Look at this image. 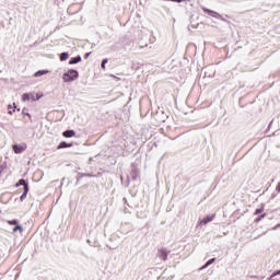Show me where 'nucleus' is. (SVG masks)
Returning a JSON list of instances; mask_svg holds the SVG:
<instances>
[{
	"mask_svg": "<svg viewBox=\"0 0 280 280\" xmlns=\"http://www.w3.org/2000/svg\"><path fill=\"white\" fill-rule=\"evenodd\" d=\"M80 78V73L77 70L70 69L62 75L63 82H75Z\"/></svg>",
	"mask_w": 280,
	"mask_h": 280,
	"instance_id": "nucleus-1",
	"label": "nucleus"
},
{
	"mask_svg": "<svg viewBox=\"0 0 280 280\" xmlns=\"http://www.w3.org/2000/svg\"><path fill=\"white\" fill-rule=\"evenodd\" d=\"M27 150V144L22 143V144H13V152L15 154H23Z\"/></svg>",
	"mask_w": 280,
	"mask_h": 280,
	"instance_id": "nucleus-2",
	"label": "nucleus"
},
{
	"mask_svg": "<svg viewBox=\"0 0 280 280\" xmlns=\"http://www.w3.org/2000/svg\"><path fill=\"white\" fill-rule=\"evenodd\" d=\"M203 12H208V14H210L213 19H222V15H220V13L212 11L210 9L207 8H202Z\"/></svg>",
	"mask_w": 280,
	"mask_h": 280,
	"instance_id": "nucleus-3",
	"label": "nucleus"
},
{
	"mask_svg": "<svg viewBox=\"0 0 280 280\" xmlns=\"http://www.w3.org/2000/svg\"><path fill=\"white\" fill-rule=\"evenodd\" d=\"M213 218H215V214H212L210 217H207L206 219L201 220L199 222V226H202V224H209V222H213Z\"/></svg>",
	"mask_w": 280,
	"mask_h": 280,
	"instance_id": "nucleus-4",
	"label": "nucleus"
},
{
	"mask_svg": "<svg viewBox=\"0 0 280 280\" xmlns=\"http://www.w3.org/2000/svg\"><path fill=\"white\" fill-rule=\"evenodd\" d=\"M158 256L160 257V259H163V261H166L167 260V250L160 249L158 253Z\"/></svg>",
	"mask_w": 280,
	"mask_h": 280,
	"instance_id": "nucleus-5",
	"label": "nucleus"
},
{
	"mask_svg": "<svg viewBox=\"0 0 280 280\" xmlns=\"http://www.w3.org/2000/svg\"><path fill=\"white\" fill-rule=\"evenodd\" d=\"M62 148H73V143L60 142L57 150H62Z\"/></svg>",
	"mask_w": 280,
	"mask_h": 280,
	"instance_id": "nucleus-6",
	"label": "nucleus"
},
{
	"mask_svg": "<svg viewBox=\"0 0 280 280\" xmlns=\"http://www.w3.org/2000/svg\"><path fill=\"white\" fill-rule=\"evenodd\" d=\"M49 73V70H38L34 73V78H40L42 75H47Z\"/></svg>",
	"mask_w": 280,
	"mask_h": 280,
	"instance_id": "nucleus-7",
	"label": "nucleus"
},
{
	"mask_svg": "<svg viewBox=\"0 0 280 280\" xmlns=\"http://www.w3.org/2000/svg\"><path fill=\"white\" fill-rule=\"evenodd\" d=\"M63 137H66L67 139L71 138V137H75V131L74 130H66L63 132Z\"/></svg>",
	"mask_w": 280,
	"mask_h": 280,
	"instance_id": "nucleus-8",
	"label": "nucleus"
},
{
	"mask_svg": "<svg viewBox=\"0 0 280 280\" xmlns=\"http://www.w3.org/2000/svg\"><path fill=\"white\" fill-rule=\"evenodd\" d=\"M78 62H82V57L78 56V57L72 58L69 61V65H78Z\"/></svg>",
	"mask_w": 280,
	"mask_h": 280,
	"instance_id": "nucleus-9",
	"label": "nucleus"
},
{
	"mask_svg": "<svg viewBox=\"0 0 280 280\" xmlns=\"http://www.w3.org/2000/svg\"><path fill=\"white\" fill-rule=\"evenodd\" d=\"M27 191H30V186H25L24 192L20 197V200H23L27 197Z\"/></svg>",
	"mask_w": 280,
	"mask_h": 280,
	"instance_id": "nucleus-10",
	"label": "nucleus"
},
{
	"mask_svg": "<svg viewBox=\"0 0 280 280\" xmlns=\"http://www.w3.org/2000/svg\"><path fill=\"white\" fill-rule=\"evenodd\" d=\"M69 58V55L67 54V52H62L61 55H60V60L61 61H65V60H67Z\"/></svg>",
	"mask_w": 280,
	"mask_h": 280,
	"instance_id": "nucleus-11",
	"label": "nucleus"
},
{
	"mask_svg": "<svg viewBox=\"0 0 280 280\" xmlns=\"http://www.w3.org/2000/svg\"><path fill=\"white\" fill-rule=\"evenodd\" d=\"M214 261H215V258L210 259V260L202 267V269L209 268V266H211V264H213Z\"/></svg>",
	"mask_w": 280,
	"mask_h": 280,
	"instance_id": "nucleus-12",
	"label": "nucleus"
},
{
	"mask_svg": "<svg viewBox=\"0 0 280 280\" xmlns=\"http://www.w3.org/2000/svg\"><path fill=\"white\" fill-rule=\"evenodd\" d=\"M19 185H23L24 186V189H25V186H27V183L25 182V179H20L19 183L16 184V186L19 187Z\"/></svg>",
	"mask_w": 280,
	"mask_h": 280,
	"instance_id": "nucleus-13",
	"label": "nucleus"
},
{
	"mask_svg": "<svg viewBox=\"0 0 280 280\" xmlns=\"http://www.w3.org/2000/svg\"><path fill=\"white\" fill-rule=\"evenodd\" d=\"M16 231H20V233H23V226L16 225V226L13 229V233H16Z\"/></svg>",
	"mask_w": 280,
	"mask_h": 280,
	"instance_id": "nucleus-14",
	"label": "nucleus"
},
{
	"mask_svg": "<svg viewBox=\"0 0 280 280\" xmlns=\"http://www.w3.org/2000/svg\"><path fill=\"white\" fill-rule=\"evenodd\" d=\"M23 102H30V94L25 93L22 96Z\"/></svg>",
	"mask_w": 280,
	"mask_h": 280,
	"instance_id": "nucleus-15",
	"label": "nucleus"
},
{
	"mask_svg": "<svg viewBox=\"0 0 280 280\" xmlns=\"http://www.w3.org/2000/svg\"><path fill=\"white\" fill-rule=\"evenodd\" d=\"M277 275H280V270L273 272V273L268 278V280L275 279V277H277Z\"/></svg>",
	"mask_w": 280,
	"mask_h": 280,
	"instance_id": "nucleus-16",
	"label": "nucleus"
},
{
	"mask_svg": "<svg viewBox=\"0 0 280 280\" xmlns=\"http://www.w3.org/2000/svg\"><path fill=\"white\" fill-rule=\"evenodd\" d=\"M264 218H266V213H264L260 217H258L257 219H255V222H261V220H264Z\"/></svg>",
	"mask_w": 280,
	"mask_h": 280,
	"instance_id": "nucleus-17",
	"label": "nucleus"
},
{
	"mask_svg": "<svg viewBox=\"0 0 280 280\" xmlns=\"http://www.w3.org/2000/svg\"><path fill=\"white\" fill-rule=\"evenodd\" d=\"M106 62H108V59H104L102 61V65H101L102 69H106Z\"/></svg>",
	"mask_w": 280,
	"mask_h": 280,
	"instance_id": "nucleus-18",
	"label": "nucleus"
},
{
	"mask_svg": "<svg viewBox=\"0 0 280 280\" xmlns=\"http://www.w3.org/2000/svg\"><path fill=\"white\" fill-rule=\"evenodd\" d=\"M8 113L9 115H12V113H14V109H12V105H8Z\"/></svg>",
	"mask_w": 280,
	"mask_h": 280,
	"instance_id": "nucleus-19",
	"label": "nucleus"
},
{
	"mask_svg": "<svg viewBox=\"0 0 280 280\" xmlns=\"http://www.w3.org/2000/svg\"><path fill=\"white\" fill-rule=\"evenodd\" d=\"M259 213H264V208L257 209L255 211V215H259Z\"/></svg>",
	"mask_w": 280,
	"mask_h": 280,
	"instance_id": "nucleus-20",
	"label": "nucleus"
},
{
	"mask_svg": "<svg viewBox=\"0 0 280 280\" xmlns=\"http://www.w3.org/2000/svg\"><path fill=\"white\" fill-rule=\"evenodd\" d=\"M8 222H9V224H11L12 226L19 224V221H16V220H11V221H8Z\"/></svg>",
	"mask_w": 280,
	"mask_h": 280,
	"instance_id": "nucleus-21",
	"label": "nucleus"
},
{
	"mask_svg": "<svg viewBox=\"0 0 280 280\" xmlns=\"http://www.w3.org/2000/svg\"><path fill=\"white\" fill-rule=\"evenodd\" d=\"M280 228V223L272 228V231H277Z\"/></svg>",
	"mask_w": 280,
	"mask_h": 280,
	"instance_id": "nucleus-22",
	"label": "nucleus"
},
{
	"mask_svg": "<svg viewBox=\"0 0 280 280\" xmlns=\"http://www.w3.org/2000/svg\"><path fill=\"white\" fill-rule=\"evenodd\" d=\"M276 191L280 192V183L277 185Z\"/></svg>",
	"mask_w": 280,
	"mask_h": 280,
	"instance_id": "nucleus-23",
	"label": "nucleus"
},
{
	"mask_svg": "<svg viewBox=\"0 0 280 280\" xmlns=\"http://www.w3.org/2000/svg\"><path fill=\"white\" fill-rule=\"evenodd\" d=\"M91 56V52L85 54V58H89Z\"/></svg>",
	"mask_w": 280,
	"mask_h": 280,
	"instance_id": "nucleus-24",
	"label": "nucleus"
},
{
	"mask_svg": "<svg viewBox=\"0 0 280 280\" xmlns=\"http://www.w3.org/2000/svg\"><path fill=\"white\" fill-rule=\"evenodd\" d=\"M177 3H183V0H175Z\"/></svg>",
	"mask_w": 280,
	"mask_h": 280,
	"instance_id": "nucleus-25",
	"label": "nucleus"
}]
</instances>
